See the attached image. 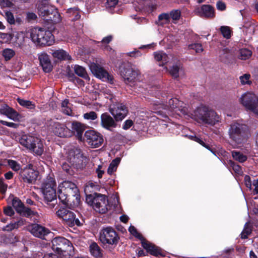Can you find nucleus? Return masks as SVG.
Instances as JSON below:
<instances>
[{
	"mask_svg": "<svg viewBox=\"0 0 258 258\" xmlns=\"http://www.w3.org/2000/svg\"><path fill=\"white\" fill-rule=\"evenodd\" d=\"M58 197L61 202L72 207H77L80 203L79 190L73 182L65 180L58 187Z\"/></svg>",
	"mask_w": 258,
	"mask_h": 258,
	"instance_id": "f257e3e1",
	"label": "nucleus"
},
{
	"mask_svg": "<svg viewBox=\"0 0 258 258\" xmlns=\"http://www.w3.org/2000/svg\"><path fill=\"white\" fill-rule=\"evenodd\" d=\"M194 118L198 122L214 125L219 121V116L213 109L208 106L198 107L192 114Z\"/></svg>",
	"mask_w": 258,
	"mask_h": 258,
	"instance_id": "f03ea898",
	"label": "nucleus"
},
{
	"mask_svg": "<svg viewBox=\"0 0 258 258\" xmlns=\"http://www.w3.org/2000/svg\"><path fill=\"white\" fill-rule=\"evenodd\" d=\"M30 37L34 43L40 46L51 45L54 42L52 33L49 31L40 28L32 29Z\"/></svg>",
	"mask_w": 258,
	"mask_h": 258,
	"instance_id": "7ed1b4c3",
	"label": "nucleus"
},
{
	"mask_svg": "<svg viewBox=\"0 0 258 258\" xmlns=\"http://www.w3.org/2000/svg\"><path fill=\"white\" fill-rule=\"evenodd\" d=\"M120 238L117 233L112 227H107L102 229L99 233V240L106 247H108L109 250L118 244Z\"/></svg>",
	"mask_w": 258,
	"mask_h": 258,
	"instance_id": "20e7f679",
	"label": "nucleus"
},
{
	"mask_svg": "<svg viewBox=\"0 0 258 258\" xmlns=\"http://www.w3.org/2000/svg\"><path fill=\"white\" fill-rule=\"evenodd\" d=\"M21 145L33 152L35 155L41 156L44 152V145L40 139L37 137L24 135L19 140Z\"/></svg>",
	"mask_w": 258,
	"mask_h": 258,
	"instance_id": "39448f33",
	"label": "nucleus"
},
{
	"mask_svg": "<svg viewBox=\"0 0 258 258\" xmlns=\"http://www.w3.org/2000/svg\"><path fill=\"white\" fill-rule=\"evenodd\" d=\"M228 133L230 139L238 144L245 142L248 136L247 126L238 122H233L230 125Z\"/></svg>",
	"mask_w": 258,
	"mask_h": 258,
	"instance_id": "423d86ee",
	"label": "nucleus"
},
{
	"mask_svg": "<svg viewBox=\"0 0 258 258\" xmlns=\"http://www.w3.org/2000/svg\"><path fill=\"white\" fill-rule=\"evenodd\" d=\"M86 202L97 212L104 214L108 210V200L105 196L100 194L86 196Z\"/></svg>",
	"mask_w": 258,
	"mask_h": 258,
	"instance_id": "0eeeda50",
	"label": "nucleus"
},
{
	"mask_svg": "<svg viewBox=\"0 0 258 258\" xmlns=\"http://www.w3.org/2000/svg\"><path fill=\"white\" fill-rule=\"evenodd\" d=\"M240 103L246 110L250 111L258 115V96L247 92L243 93L239 99Z\"/></svg>",
	"mask_w": 258,
	"mask_h": 258,
	"instance_id": "6e6552de",
	"label": "nucleus"
},
{
	"mask_svg": "<svg viewBox=\"0 0 258 258\" xmlns=\"http://www.w3.org/2000/svg\"><path fill=\"white\" fill-rule=\"evenodd\" d=\"M56 182L51 177H47L42 183L41 189L45 202L54 201L56 198Z\"/></svg>",
	"mask_w": 258,
	"mask_h": 258,
	"instance_id": "1a4fd4ad",
	"label": "nucleus"
},
{
	"mask_svg": "<svg viewBox=\"0 0 258 258\" xmlns=\"http://www.w3.org/2000/svg\"><path fill=\"white\" fill-rule=\"evenodd\" d=\"M51 242L52 249L58 253L64 254V253H67L70 255L73 254L74 247L67 239L56 237L52 239Z\"/></svg>",
	"mask_w": 258,
	"mask_h": 258,
	"instance_id": "9d476101",
	"label": "nucleus"
},
{
	"mask_svg": "<svg viewBox=\"0 0 258 258\" xmlns=\"http://www.w3.org/2000/svg\"><path fill=\"white\" fill-rule=\"evenodd\" d=\"M56 214L58 218L62 219L66 225L70 227L80 226L82 225L79 219L76 217L75 213L67 209H59L56 212Z\"/></svg>",
	"mask_w": 258,
	"mask_h": 258,
	"instance_id": "9b49d317",
	"label": "nucleus"
},
{
	"mask_svg": "<svg viewBox=\"0 0 258 258\" xmlns=\"http://www.w3.org/2000/svg\"><path fill=\"white\" fill-rule=\"evenodd\" d=\"M85 137L87 143L92 148L100 147L104 142L103 136L94 130L86 131L85 133Z\"/></svg>",
	"mask_w": 258,
	"mask_h": 258,
	"instance_id": "f8f14e48",
	"label": "nucleus"
},
{
	"mask_svg": "<svg viewBox=\"0 0 258 258\" xmlns=\"http://www.w3.org/2000/svg\"><path fill=\"white\" fill-rule=\"evenodd\" d=\"M120 70V75L125 84L131 85L138 80L139 75L138 70H134L130 66L121 67Z\"/></svg>",
	"mask_w": 258,
	"mask_h": 258,
	"instance_id": "ddd939ff",
	"label": "nucleus"
},
{
	"mask_svg": "<svg viewBox=\"0 0 258 258\" xmlns=\"http://www.w3.org/2000/svg\"><path fill=\"white\" fill-rule=\"evenodd\" d=\"M90 68L92 73L97 78L104 81H108L110 83H113L112 77L109 75L106 70L99 64L93 63L90 65Z\"/></svg>",
	"mask_w": 258,
	"mask_h": 258,
	"instance_id": "4468645a",
	"label": "nucleus"
},
{
	"mask_svg": "<svg viewBox=\"0 0 258 258\" xmlns=\"http://www.w3.org/2000/svg\"><path fill=\"white\" fill-rule=\"evenodd\" d=\"M109 112L116 121H121L127 114L126 106L122 103H117L113 107H110Z\"/></svg>",
	"mask_w": 258,
	"mask_h": 258,
	"instance_id": "2eb2a0df",
	"label": "nucleus"
},
{
	"mask_svg": "<svg viewBox=\"0 0 258 258\" xmlns=\"http://www.w3.org/2000/svg\"><path fill=\"white\" fill-rule=\"evenodd\" d=\"M27 229L34 236L41 239H45V236L50 233L48 229L36 223L29 225Z\"/></svg>",
	"mask_w": 258,
	"mask_h": 258,
	"instance_id": "dca6fc26",
	"label": "nucleus"
},
{
	"mask_svg": "<svg viewBox=\"0 0 258 258\" xmlns=\"http://www.w3.org/2000/svg\"><path fill=\"white\" fill-rule=\"evenodd\" d=\"M68 158L72 165L76 168H82L84 167V157L79 150H71L69 153Z\"/></svg>",
	"mask_w": 258,
	"mask_h": 258,
	"instance_id": "f3484780",
	"label": "nucleus"
},
{
	"mask_svg": "<svg viewBox=\"0 0 258 258\" xmlns=\"http://www.w3.org/2000/svg\"><path fill=\"white\" fill-rule=\"evenodd\" d=\"M39 15L42 17H47V20L57 22L55 18L56 15L58 16L56 11L52 7L41 5L38 7Z\"/></svg>",
	"mask_w": 258,
	"mask_h": 258,
	"instance_id": "a211bd4d",
	"label": "nucleus"
},
{
	"mask_svg": "<svg viewBox=\"0 0 258 258\" xmlns=\"http://www.w3.org/2000/svg\"><path fill=\"white\" fill-rule=\"evenodd\" d=\"M183 103L180 102L178 99L176 98H171L168 104H166L164 106L165 109H168L170 110H174L175 109V111H179L182 114H186L187 112V109L186 108L182 107Z\"/></svg>",
	"mask_w": 258,
	"mask_h": 258,
	"instance_id": "6ab92c4d",
	"label": "nucleus"
},
{
	"mask_svg": "<svg viewBox=\"0 0 258 258\" xmlns=\"http://www.w3.org/2000/svg\"><path fill=\"white\" fill-rule=\"evenodd\" d=\"M20 175L25 182L33 183L37 179L38 172L30 168H26L21 171Z\"/></svg>",
	"mask_w": 258,
	"mask_h": 258,
	"instance_id": "aec40b11",
	"label": "nucleus"
},
{
	"mask_svg": "<svg viewBox=\"0 0 258 258\" xmlns=\"http://www.w3.org/2000/svg\"><path fill=\"white\" fill-rule=\"evenodd\" d=\"M116 121L107 112L102 113L100 116V124L102 127L111 131L117 126Z\"/></svg>",
	"mask_w": 258,
	"mask_h": 258,
	"instance_id": "412c9836",
	"label": "nucleus"
},
{
	"mask_svg": "<svg viewBox=\"0 0 258 258\" xmlns=\"http://www.w3.org/2000/svg\"><path fill=\"white\" fill-rule=\"evenodd\" d=\"M53 126V132L58 137L67 138L72 136V131L64 124L56 122Z\"/></svg>",
	"mask_w": 258,
	"mask_h": 258,
	"instance_id": "4be33fe9",
	"label": "nucleus"
},
{
	"mask_svg": "<svg viewBox=\"0 0 258 258\" xmlns=\"http://www.w3.org/2000/svg\"><path fill=\"white\" fill-rule=\"evenodd\" d=\"M0 112L2 114L8 116L9 118L16 121L21 118V115L7 104H3L0 108Z\"/></svg>",
	"mask_w": 258,
	"mask_h": 258,
	"instance_id": "5701e85b",
	"label": "nucleus"
},
{
	"mask_svg": "<svg viewBox=\"0 0 258 258\" xmlns=\"http://www.w3.org/2000/svg\"><path fill=\"white\" fill-rule=\"evenodd\" d=\"M40 64L45 73H49L52 70L51 64L49 55L45 52L41 53L38 55Z\"/></svg>",
	"mask_w": 258,
	"mask_h": 258,
	"instance_id": "b1692460",
	"label": "nucleus"
},
{
	"mask_svg": "<svg viewBox=\"0 0 258 258\" xmlns=\"http://www.w3.org/2000/svg\"><path fill=\"white\" fill-rule=\"evenodd\" d=\"M142 245L151 254L154 256L161 255V249L157 246L146 240L145 239L142 241Z\"/></svg>",
	"mask_w": 258,
	"mask_h": 258,
	"instance_id": "393cba45",
	"label": "nucleus"
},
{
	"mask_svg": "<svg viewBox=\"0 0 258 258\" xmlns=\"http://www.w3.org/2000/svg\"><path fill=\"white\" fill-rule=\"evenodd\" d=\"M198 12L201 17L208 18H213L215 16V10L214 7L210 5H203Z\"/></svg>",
	"mask_w": 258,
	"mask_h": 258,
	"instance_id": "a878e982",
	"label": "nucleus"
},
{
	"mask_svg": "<svg viewBox=\"0 0 258 258\" xmlns=\"http://www.w3.org/2000/svg\"><path fill=\"white\" fill-rule=\"evenodd\" d=\"M72 106L69 99H65L61 103L60 110L66 115L72 116L73 115Z\"/></svg>",
	"mask_w": 258,
	"mask_h": 258,
	"instance_id": "bb28decb",
	"label": "nucleus"
},
{
	"mask_svg": "<svg viewBox=\"0 0 258 258\" xmlns=\"http://www.w3.org/2000/svg\"><path fill=\"white\" fill-rule=\"evenodd\" d=\"M72 135L74 133L76 132L78 137H81L82 134L85 130V127L83 124L78 121H73L72 123Z\"/></svg>",
	"mask_w": 258,
	"mask_h": 258,
	"instance_id": "cd10ccee",
	"label": "nucleus"
},
{
	"mask_svg": "<svg viewBox=\"0 0 258 258\" xmlns=\"http://www.w3.org/2000/svg\"><path fill=\"white\" fill-rule=\"evenodd\" d=\"M89 248L91 254L95 257L99 258L102 256V250L96 243H91Z\"/></svg>",
	"mask_w": 258,
	"mask_h": 258,
	"instance_id": "c85d7f7f",
	"label": "nucleus"
},
{
	"mask_svg": "<svg viewBox=\"0 0 258 258\" xmlns=\"http://www.w3.org/2000/svg\"><path fill=\"white\" fill-rule=\"evenodd\" d=\"M52 55L54 58L60 60H69L71 58L69 54L63 49L56 50L52 53Z\"/></svg>",
	"mask_w": 258,
	"mask_h": 258,
	"instance_id": "c756f323",
	"label": "nucleus"
},
{
	"mask_svg": "<svg viewBox=\"0 0 258 258\" xmlns=\"http://www.w3.org/2000/svg\"><path fill=\"white\" fill-rule=\"evenodd\" d=\"M155 59L158 61H160V66H163L168 61V57L167 55L163 51H158L154 52Z\"/></svg>",
	"mask_w": 258,
	"mask_h": 258,
	"instance_id": "7c9ffc66",
	"label": "nucleus"
},
{
	"mask_svg": "<svg viewBox=\"0 0 258 258\" xmlns=\"http://www.w3.org/2000/svg\"><path fill=\"white\" fill-rule=\"evenodd\" d=\"M25 224V220H23L22 219L19 220L18 221L15 222L14 223H11L10 224L7 225L4 228V230L6 231H12L15 229H17L19 227L24 225Z\"/></svg>",
	"mask_w": 258,
	"mask_h": 258,
	"instance_id": "2f4dec72",
	"label": "nucleus"
},
{
	"mask_svg": "<svg viewBox=\"0 0 258 258\" xmlns=\"http://www.w3.org/2000/svg\"><path fill=\"white\" fill-rule=\"evenodd\" d=\"M25 224V220H23L22 219L19 220L18 221L15 222L14 223H11L10 224L7 225L4 228V230L6 231H12L15 229H17L19 227L24 225Z\"/></svg>",
	"mask_w": 258,
	"mask_h": 258,
	"instance_id": "473e14b6",
	"label": "nucleus"
},
{
	"mask_svg": "<svg viewBox=\"0 0 258 258\" xmlns=\"http://www.w3.org/2000/svg\"><path fill=\"white\" fill-rule=\"evenodd\" d=\"M12 205L18 213H22L24 205L19 198L15 197L13 199Z\"/></svg>",
	"mask_w": 258,
	"mask_h": 258,
	"instance_id": "72a5a7b5",
	"label": "nucleus"
},
{
	"mask_svg": "<svg viewBox=\"0 0 258 258\" xmlns=\"http://www.w3.org/2000/svg\"><path fill=\"white\" fill-rule=\"evenodd\" d=\"M181 70L180 63L173 64L169 69V73L174 78H177L179 77V72Z\"/></svg>",
	"mask_w": 258,
	"mask_h": 258,
	"instance_id": "f704fd0d",
	"label": "nucleus"
},
{
	"mask_svg": "<svg viewBox=\"0 0 258 258\" xmlns=\"http://www.w3.org/2000/svg\"><path fill=\"white\" fill-rule=\"evenodd\" d=\"M252 229V225L249 222H247L244 225V229L241 233V238L242 239L247 238L251 233Z\"/></svg>",
	"mask_w": 258,
	"mask_h": 258,
	"instance_id": "c9c22d12",
	"label": "nucleus"
},
{
	"mask_svg": "<svg viewBox=\"0 0 258 258\" xmlns=\"http://www.w3.org/2000/svg\"><path fill=\"white\" fill-rule=\"evenodd\" d=\"M18 102L22 106L25 107L29 109H33L35 107V105L32 102L29 100H26L20 98L17 99Z\"/></svg>",
	"mask_w": 258,
	"mask_h": 258,
	"instance_id": "e433bc0d",
	"label": "nucleus"
},
{
	"mask_svg": "<svg viewBox=\"0 0 258 258\" xmlns=\"http://www.w3.org/2000/svg\"><path fill=\"white\" fill-rule=\"evenodd\" d=\"M2 55L5 60L8 61L10 60L15 55V51L10 48H6L3 50Z\"/></svg>",
	"mask_w": 258,
	"mask_h": 258,
	"instance_id": "4c0bfd02",
	"label": "nucleus"
},
{
	"mask_svg": "<svg viewBox=\"0 0 258 258\" xmlns=\"http://www.w3.org/2000/svg\"><path fill=\"white\" fill-rule=\"evenodd\" d=\"M119 159H115L113 160L111 163L110 164L108 168L107 169V173L111 175L112 174L114 171H116L117 169V167L119 164Z\"/></svg>",
	"mask_w": 258,
	"mask_h": 258,
	"instance_id": "58836bf2",
	"label": "nucleus"
},
{
	"mask_svg": "<svg viewBox=\"0 0 258 258\" xmlns=\"http://www.w3.org/2000/svg\"><path fill=\"white\" fill-rule=\"evenodd\" d=\"M232 155L235 160L240 162H244L247 159L246 156L244 155L243 154L240 153L239 152L235 151H233L232 152Z\"/></svg>",
	"mask_w": 258,
	"mask_h": 258,
	"instance_id": "ea45409f",
	"label": "nucleus"
},
{
	"mask_svg": "<svg viewBox=\"0 0 258 258\" xmlns=\"http://www.w3.org/2000/svg\"><path fill=\"white\" fill-rule=\"evenodd\" d=\"M74 70L75 73L79 76L83 78L86 77L87 73L85 68H84L83 67L78 65H76L74 68Z\"/></svg>",
	"mask_w": 258,
	"mask_h": 258,
	"instance_id": "a19ab883",
	"label": "nucleus"
},
{
	"mask_svg": "<svg viewBox=\"0 0 258 258\" xmlns=\"http://www.w3.org/2000/svg\"><path fill=\"white\" fill-rule=\"evenodd\" d=\"M252 54V52L246 48H242L240 50L239 58L241 59H248Z\"/></svg>",
	"mask_w": 258,
	"mask_h": 258,
	"instance_id": "79ce46f5",
	"label": "nucleus"
},
{
	"mask_svg": "<svg viewBox=\"0 0 258 258\" xmlns=\"http://www.w3.org/2000/svg\"><path fill=\"white\" fill-rule=\"evenodd\" d=\"M170 18L173 21H176L180 19L181 17V11L179 10H173L169 13Z\"/></svg>",
	"mask_w": 258,
	"mask_h": 258,
	"instance_id": "37998d69",
	"label": "nucleus"
},
{
	"mask_svg": "<svg viewBox=\"0 0 258 258\" xmlns=\"http://www.w3.org/2000/svg\"><path fill=\"white\" fill-rule=\"evenodd\" d=\"M3 16L6 19L7 22L10 25H14V16L13 14L10 11H4Z\"/></svg>",
	"mask_w": 258,
	"mask_h": 258,
	"instance_id": "c03bdc74",
	"label": "nucleus"
},
{
	"mask_svg": "<svg viewBox=\"0 0 258 258\" xmlns=\"http://www.w3.org/2000/svg\"><path fill=\"white\" fill-rule=\"evenodd\" d=\"M170 20V15L169 13H162L158 16V21L161 22L160 25H163L164 23H169Z\"/></svg>",
	"mask_w": 258,
	"mask_h": 258,
	"instance_id": "a18cd8bd",
	"label": "nucleus"
},
{
	"mask_svg": "<svg viewBox=\"0 0 258 258\" xmlns=\"http://www.w3.org/2000/svg\"><path fill=\"white\" fill-rule=\"evenodd\" d=\"M83 117L85 119L94 120L98 118V115L95 111H91L84 113Z\"/></svg>",
	"mask_w": 258,
	"mask_h": 258,
	"instance_id": "49530a36",
	"label": "nucleus"
},
{
	"mask_svg": "<svg viewBox=\"0 0 258 258\" xmlns=\"http://www.w3.org/2000/svg\"><path fill=\"white\" fill-rule=\"evenodd\" d=\"M220 31L223 37L226 39H229L231 37V30L228 26H221Z\"/></svg>",
	"mask_w": 258,
	"mask_h": 258,
	"instance_id": "de8ad7c7",
	"label": "nucleus"
},
{
	"mask_svg": "<svg viewBox=\"0 0 258 258\" xmlns=\"http://www.w3.org/2000/svg\"><path fill=\"white\" fill-rule=\"evenodd\" d=\"M128 230L131 233V234L141 240V241H142L145 239L143 235L137 231L136 228L134 226H130L129 227Z\"/></svg>",
	"mask_w": 258,
	"mask_h": 258,
	"instance_id": "09e8293b",
	"label": "nucleus"
},
{
	"mask_svg": "<svg viewBox=\"0 0 258 258\" xmlns=\"http://www.w3.org/2000/svg\"><path fill=\"white\" fill-rule=\"evenodd\" d=\"M8 163L9 166L15 171H18L21 168L20 165L16 161L9 160Z\"/></svg>",
	"mask_w": 258,
	"mask_h": 258,
	"instance_id": "8fccbe9b",
	"label": "nucleus"
},
{
	"mask_svg": "<svg viewBox=\"0 0 258 258\" xmlns=\"http://www.w3.org/2000/svg\"><path fill=\"white\" fill-rule=\"evenodd\" d=\"M188 48L194 49L197 53L201 52L203 51V48L201 44L194 43L188 45Z\"/></svg>",
	"mask_w": 258,
	"mask_h": 258,
	"instance_id": "3c124183",
	"label": "nucleus"
},
{
	"mask_svg": "<svg viewBox=\"0 0 258 258\" xmlns=\"http://www.w3.org/2000/svg\"><path fill=\"white\" fill-rule=\"evenodd\" d=\"M250 77V75L247 74L240 76L239 79L241 84L243 85L245 84H250L251 83V82L249 80Z\"/></svg>",
	"mask_w": 258,
	"mask_h": 258,
	"instance_id": "603ef678",
	"label": "nucleus"
},
{
	"mask_svg": "<svg viewBox=\"0 0 258 258\" xmlns=\"http://www.w3.org/2000/svg\"><path fill=\"white\" fill-rule=\"evenodd\" d=\"M67 13L70 14H73L75 15V19H79L81 16L78 12V9L77 8H72L68 10Z\"/></svg>",
	"mask_w": 258,
	"mask_h": 258,
	"instance_id": "864d4df0",
	"label": "nucleus"
},
{
	"mask_svg": "<svg viewBox=\"0 0 258 258\" xmlns=\"http://www.w3.org/2000/svg\"><path fill=\"white\" fill-rule=\"evenodd\" d=\"M13 35L10 33H2L1 38L6 42L10 41L13 38Z\"/></svg>",
	"mask_w": 258,
	"mask_h": 258,
	"instance_id": "5fc2aeb1",
	"label": "nucleus"
},
{
	"mask_svg": "<svg viewBox=\"0 0 258 258\" xmlns=\"http://www.w3.org/2000/svg\"><path fill=\"white\" fill-rule=\"evenodd\" d=\"M192 138L193 139V140L199 143L200 144H201L202 146H203V147H205L206 148L208 149V150L211 151L212 152L213 151L212 149H211L210 146L207 144H206L203 141H202L201 139H200L199 138L195 136V137H192Z\"/></svg>",
	"mask_w": 258,
	"mask_h": 258,
	"instance_id": "6e6d98bb",
	"label": "nucleus"
},
{
	"mask_svg": "<svg viewBox=\"0 0 258 258\" xmlns=\"http://www.w3.org/2000/svg\"><path fill=\"white\" fill-rule=\"evenodd\" d=\"M22 212L27 217L30 216L31 215H35L37 214V212H35L32 211L30 208H25V207H24V210H23Z\"/></svg>",
	"mask_w": 258,
	"mask_h": 258,
	"instance_id": "4d7b16f0",
	"label": "nucleus"
},
{
	"mask_svg": "<svg viewBox=\"0 0 258 258\" xmlns=\"http://www.w3.org/2000/svg\"><path fill=\"white\" fill-rule=\"evenodd\" d=\"M8 185L7 184L4 183V179H0V191L2 194H4L7 189Z\"/></svg>",
	"mask_w": 258,
	"mask_h": 258,
	"instance_id": "13d9d810",
	"label": "nucleus"
},
{
	"mask_svg": "<svg viewBox=\"0 0 258 258\" xmlns=\"http://www.w3.org/2000/svg\"><path fill=\"white\" fill-rule=\"evenodd\" d=\"M0 4L3 7H11L13 5L10 0H0Z\"/></svg>",
	"mask_w": 258,
	"mask_h": 258,
	"instance_id": "bf43d9fd",
	"label": "nucleus"
},
{
	"mask_svg": "<svg viewBox=\"0 0 258 258\" xmlns=\"http://www.w3.org/2000/svg\"><path fill=\"white\" fill-rule=\"evenodd\" d=\"M37 16L34 13H28L26 15V19L27 21L30 22L34 21L36 19Z\"/></svg>",
	"mask_w": 258,
	"mask_h": 258,
	"instance_id": "052dcab7",
	"label": "nucleus"
},
{
	"mask_svg": "<svg viewBox=\"0 0 258 258\" xmlns=\"http://www.w3.org/2000/svg\"><path fill=\"white\" fill-rule=\"evenodd\" d=\"M133 121L131 119H128L125 121L122 126L123 130H126L130 128L133 125Z\"/></svg>",
	"mask_w": 258,
	"mask_h": 258,
	"instance_id": "680f3d73",
	"label": "nucleus"
},
{
	"mask_svg": "<svg viewBox=\"0 0 258 258\" xmlns=\"http://www.w3.org/2000/svg\"><path fill=\"white\" fill-rule=\"evenodd\" d=\"M216 7L218 10L222 11H224L226 8L225 4L222 1L217 2L216 4Z\"/></svg>",
	"mask_w": 258,
	"mask_h": 258,
	"instance_id": "e2e57ef3",
	"label": "nucleus"
},
{
	"mask_svg": "<svg viewBox=\"0 0 258 258\" xmlns=\"http://www.w3.org/2000/svg\"><path fill=\"white\" fill-rule=\"evenodd\" d=\"M231 166L232 167L233 170L238 174H239L241 172V169L239 165L234 163V162H231Z\"/></svg>",
	"mask_w": 258,
	"mask_h": 258,
	"instance_id": "0e129e2a",
	"label": "nucleus"
},
{
	"mask_svg": "<svg viewBox=\"0 0 258 258\" xmlns=\"http://www.w3.org/2000/svg\"><path fill=\"white\" fill-rule=\"evenodd\" d=\"M118 0H107L106 2L107 8H113L118 3Z\"/></svg>",
	"mask_w": 258,
	"mask_h": 258,
	"instance_id": "69168bd1",
	"label": "nucleus"
},
{
	"mask_svg": "<svg viewBox=\"0 0 258 258\" xmlns=\"http://www.w3.org/2000/svg\"><path fill=\"white\" fill-rule=\"evenodd\" d=\"M4 213L8 216H12L14 215V211L11 207L8 206L4 209Z\"/></svg>",
	"mask_w": 258,
	"mask_h": 258,
	"instance_id": "338daca9",
	"label": "nucleus"
},
{
	"mask_svg": "<svg viewBox=\"0 0 258 258\" xmlns=\"http://www.w3.org/2000/svg\"><path fill=\"white\" fill-rule=\"evenodd\" d=\"M62 168L67 173L69 174H72V169L70 166L67 163H62Z\"/></svg>",
	"mask_w": 258,
	"mask_h": 258,
	"instance_id": "774afa93",
	"label": "nucleus"
}]
</instances>
